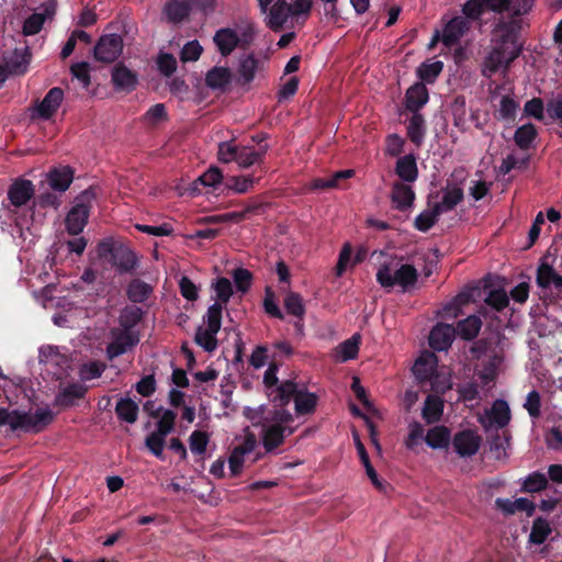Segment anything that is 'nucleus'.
I'll use <instances>...</instances> for the list:
<instances>
[{"label":"nucleus","instance_id":"nucleus-42","mask_svg":"<svg viewBox=\"0 0 562 562\" xmlns=\"http://www.w3.org/2000/svg\"><path fill=\"white\" fill-rule=\"evenodd\" d=\"M115 412L121 420L134 424L138 416V404L132 398H121L116 403Z\"/></svg>","mask_w":562,"mask_h":562},{"label":"nucleus","instance_id":"nucleus-9","mask_svg":"<svg viewBox=\"0 0 562 562\" xmlns=\"http://www.w3.org/2000/svg\"><path fill=\"white\" fill-rule=\"evenodd\" d=\"M33 195L34 186L30 180L19 179L10 186L8 190V199L10 201V205L3 211L8 213L10 221H12L16 226H23L24 222L19 216H16V213L13 209L25 205L33 198Z\"/></svg>","mask_w":562,"mask_h":562},{"label":"nucleus","instance_id":"nucleus-18","mask_svg":"<svg viewBox=\"0 0 562 562\" xmlns=\"http://www.w3.org/2000/svg\"><path fill=\"white\" fill-rule=\"evenodd\" d=\"M144 409L154 418L157 419L156 430L162 435H169L175 427L176 413L171 409H165L161 406H156L151 401L144 405Z\"/></svg>","mask_w":562,"mask_h":562},{"label":"nucleus","instance_id":"nucleus-47","mask_svg":"<svg viewBox=\"0 0 562 562\" xmlns=\"http://www.w3.org/2000/svg\"><path fill=\"white\" fill-rule=\"evenodd\" d=\"M256 179L251 176H233L225 182V188L237 194L248 192L255 184Z\"/></svg>","mask_w":562,"mask_h":562},{"label":"nucleus","instance_id":"nucleus-25","mask_svg":"<svg viewBox=\"0 0 562 562\" xmlns=\"http://www.w3.org/2000/svg\"><path fill=\"white\" fill-rule=\"evenodd\" d=\"M391 200L395 209L407 211L413 206L415 193L409 183L395 182L392 188Z\"/></svg>","mask_w":562,"mask_h":562},{"label":"nucleus","instance_id":"nucleus-59","mask_svg":"<svg viewBox=\"0 0 562 562\" xmlns=\"http://www.w3.org/2000/svg\"><path fill=\"white\" fill-rule=\"evenodd\" d=\"M439 212H436V207L432 205L431 209L423 211L415 218V227L420 232H427L437 222Z\"/></svg>","mask_w":562,"mask_h":562},{"label":"nucleus","instance_id":"nucleus-19","mask_svg":"<svg viewBox=\"0 0 562 562\" xmlns=\"http://www.w3.org/2000/svg\"><path fill=\"white\" fill-rule=\"evenodd\" d=\"M456 337V328L449 324H437L429 334V346L437 351L447 350Z\"/></svg>","mask_w":562,"mask_h":562},{"label":"nucleus","instance_id":"nucleus-37","mask_svg":"<svg viewBox=\"0 0 562 562\" xmlns=\"http://www.w3.org/2000/svg\"><path fill=\"white\" fill-rule=\"evenodd\" d=\"M360 342V334H353L349 339L338 345L336 348V358L342 362L355 359L358 356Z\"/></svg>","mask_w":562,"mask_h":562},{"label":"nucleus","instance_id":"nucleus-61","mask_svg":"<svg viewBox=\"0 0 562 562\" xmlns=\"http://www.w3.org/2000/svg\"><path fill=\"white\" fill-rule=\"evenodd\" d=\"M233 279L237 291L246 293L251 286V273L247 269L238 268L233 272Z\"/></svg>","mask_w":562,"mask_h":562},{"label":"nucleus","instance_id":"nucleus-41","mask_svg":"<svg viewBox=\"0 0 562 562\" xmlns=\"http://www.w3.org/2000/svg\"><path fill=\"white\" fill-rule=\"evenodd\" d=\"M450 430L445 426H436L428 430L425 440L432 449L446 448L450 441Z\"/></svg>","mask_w":562,"mask_h":562},{"label":"nucleus","instance_id":"nucleus-2","mask_svg":"<svg viewBox=\"0 0 562 562\" xmlns=\"http://www.w3.org/2000/svg\"><path fill=\"white\" fill-rule=\"evenodd\" d=\"M250 418L254 425H261L262 445L268 452L282 445L284 438L295 430L294 418L284 408L269 411L260 420H257L256 416Z\"/></svg>","mask_w":562,"mask_h":562},{"label":"nucleus","instance_id":"nucleus-14","mask_svg":"<svg viewBox=\"0 0 562 562\" xmlns=\"http://www.w3.org/2000/svg\"><path fill=\"white\" fill-rule=\"evenodd\" d=\"M99 255L100 257L110 256L109 261L121 272H127L136 265L135 256L130 249L115 247L111 241L99 244Z\"/></svg>","mask_w":562,"mask_h":562},{"label":"nucleus","instance_id":"nucleus-57","mask_svg":"<svg viewBox=\"0 0 562 562\" xmlns=\"http://www.w3.org/2000/svg\"><path fill=\"white\" fill-rule=\"evenodd\" d=\"M277 370L278 369L276 366H270L267 369V371L265 372L263 383L267 387V392H268V395L271 398V401L276 404H280L281 398H278L274 396L276 389H279L282 386V383H280V384L278 383Z\"/></svg>","mask_w":562,"mask_h":562},{"label":"nucleus","instance_id":"nucleus-39","mask_svg":"<svg viewBox=\"0 0 562 562\" xmlns=\"http://www.w3.org/2000/svg\"><path fill=\"white\" fill-rule=\"evenodd\" d=\"M482 327V321L479 316L471 315L458 323L456 334L462 339L471 340L477 336Z\"/></svg>","mask_w":562,"mask_h":562},{"label":"nucleus","instance_id":"nucleus-7","mask_svg":"<svg viewBox=\"0 0 562 562\" xmlns=\"http://www.w3.org/2000/svg\"><path fill=\"white\" fill-rule=\"evenodd\" d=\"M236 440L237 443L228 458V467L234 476L240 474L247 463L252 464L260 458V453L256 451L257 438L254 434L246 432Z\"/></svg>","mask_w":562,"mask_h":562},{"label":"nucleus","instance_id":"nucleus-8","mask_svg":"<svg viewBox=\"0 0 562 562\" xmlns=\"http://www.w3.org/2000/svg\"><path fill=\"white\" fill-rule=\"evenodd\" d=\"M221 325L220 306H209L206 314L203 316V324L196 329L195 342L205 351H214L217 347L216 336Z\"/></svg>","mask_w":562,"mask_h":562},{"label":"nucleus","instance_id":"nucleus-15","mask_svg":"<svg viewBox=\"0 0 562 562\" xmlns=\"http://www.w3.org/2000/svg\"><path fill=\"white\" fill-rule=\"evenodd\" d=\"M64 100V91L58 88H52L44 99L37 102L31 112L32 117H37L41 120H49L53 117L57 110L59 109L61 102Z\"/></svg>","mask_w":562,"mask_h":562},{"label":"nucleus","instance_id":"nucleus-32","mask_svg":"<svg viewBox=\"0 0 562 562\" xmlns=\"http://www.w3.org/2000/svg\"><path fill=\"white\" fill-rule=\"evenodd\" d=\"M537 283L540 288L549 289H561L562 288V276L557 273L554 269L547 263L546 261H542L541 265L538 268L537 273Z\"/></svg>","mask_w":562,"mask_h":562},{"label":"nucleus","instance_id":"nucleus-44","mask_svg":"<svg viewBox=\"0 0 562 562\" xmlns=\"http://www.w3.org/2000/svg\"><path fill=\"white\" fill-rule=\"evenodd\" d=\"M552 528L549 520L538 517L533 520L529 541L535 544H542L551 535Z\"/></svg>","mask_w":562,"mask_h":562},{"label":"nucleus","instance_id":"nucleus-1","mask_svg":"<svg viewBox=\"0 0 562 562\" xmlns=\"http://www.w3.org/2000/svg\"><path fill=\"white\" fill-rule=\"evenodd\" d=\"M525 23L520 19H499L492 31L491 44L485 55L481 71L491 78L496 74L505 75L512 63L520 55L522 45L519 33Z\"/></svg>","mask_w":562,"mask_h":562},{"label":"nucleus","instance_id":"nucleus-53","mask_svg":"<svg viewBox=\"0 0 562 562\" xmlns=\"http://www.w3.org/2000/svg\"><path fill=\"white\" fill-rule=\"evenodd\" d=\"M87 392L86 386L74 383L66 386L57 397L58 403L63 405H71L75 400L81 398Z\"/></svg>","mask_w":562,"mask_h":562},{"label":"nucleus","instance_id":"nucleus-48","mask_svg":"<svg viewBox=\"0 0 562 562\" xmlns=\"http://www.w3.org/2000/svg\"><path fill=\"white\" fill-rule=\"evenodd\" d=\"M313 0H294L289 3L291 21L304 23L312 11Z\"/></svg>","mask_w":562,"mask_h":562},{"label":"nucleus","instance_id":"nucleus-10","mask_svg":"<svg viewBox=\"0 0 562 562\" xmlns=\"http://www.w3.org/2000/svg\"><path fill=\"white\" fill-rule=\"evenodd\" d=\"M109 337L111 340L106 346V356L111 360L132 350L140 339L137 330H126L120 327L112 328Z\"/></svg>","mask_w":562,"mask_h":562},{"label":"nucleus","instance_id":"nucleus-21","mask_svg":"<svg viewBox=\"0 0 562 562\" xmlns=\"http://www.w3.org/2000/svg\"><path fill=\"white\" fill-rule=\"evenodd\" d=\"M502 363L503 357L501 355H493L484 362L482 369L477 372L479 383L483 391L490 392L494 387Z\"/></svg>","mask_w":562,"mask_h":562},{"label":"nucleus","instance_id":"nucleus-28","mask_svg":"<svg viewBox=\"0 0 562 562\" xmlns=\"http://www.w3.org/2000/svg\"><path fill=\"white\" fill-rule=\"evenodd\" d=\"M231 81L232 71L227 67H214L205 76V85L212 90L225 91Z\"/></svg>","mask_w":562,"mask_h":562},{"label":"nucleus","instance_id":"nucleus-62","mask_svg":"<svg viewBox=\"0 0 562 562\" xmlns=\"http://www.w3.org/2000/svg\"><path fill=\"white\" fill-rule=\"evenodd\" d=\"M541 397L538 391L532 390L526 396L524 408L528 412L531 418L540 416Z\"/></svg>","mask_w":562,"mask_h":562},{"label":"nucleus","instance_id":"nucleus-34","mask_svg":"<svg viewBox=\"0 0 562 562\" xmlns=\"http://www.w3.org/2000/svg\"><path fill=\"white\" fill-rule=\"evenodd\" d=\"M395 172L406 183L414 182L418 176L415 157L413 155L401 157L396 162Z\"/></svg>","mask_w":562,"mask_h":562},{"label":"nucleus","instance_id":"nucleus-6","mask_svg":"<svg viewBox=\"0 0 562 562\" xmlns=\"http://www.w3.org/2000/svg\"><path fill=\"white\" fill-rule=\"evenodd\" d=\"M274 396L281 398L279 405L284 406L294 401L295 412L299 415L312 414L317 405L318 397L315 393L308 392L304 385H300L293 381L282 382V386L276 389Z\"/></svg>","mask_w":562,"mask_h":562},{"label":"nucleus","instance_id":"nucleus-17","mask_svg":"<svg viewBox=\"0 0 562 562\" xmlns=\"http://www.w3.org/2000/svg\"><path fill=\"white\" fill-rule=\"evenodd\" d=\"M122 49L123 41L120 35H104L94 47V57L103 63H112L121 55Z\"/></svg>","mask_w":562,"mask_h":562},{"label":"nucleus","instance_id":"nucleus-49","mask_svg":"<svg viewBox=\"0 0 562 562\" xmlns=\"http://www.w3.org/2000/svg\"><path fill=\"white\" fill-rule=\"evenodd\" d=\"M222 181L223 173L221 169L212 166L193 182V190H198V184L215 189Z\"/></svg>","mask_w":562,"mask_h":562},{"label":"nucleus","instance_id":"nucleus-60","mask_svg":"<svg viewBox=\"0 0 562 562\" xmlns=\"http://www.w3.org/2000/svg\"><path fill=\"white\" fill-rule=\"evenodd\" d=\"M203 47L198 41L188 42L180 52V59L183 63L195 61L200 58Z\"/></svg>","mask_w":562,"mask_h":562},{"label":"nucleus","instance_id":"nucleus-4","mask_svg":"<svg viewBox=\"0 0 562 562\" xmlns=\"http://www.w3.org/2000/svg\"><path fill=\"white\" fill-rule=\"evenodd\" d=\"M54 420V413L48 407L35 412L9 411L0 407V426L8 425L13 431L40 432Z\"/></svg>","mask_w":562,"mask_h":562},{"label":"nucleus","instance_id":"nucleus-46","mask_svg":"<svg viewBox=\"0 0 562 562\" xmlns=\"http://www.w3.org/2000/svg\"><path fill=\"white\" fill-rule=\"evenodd\" d=\"M41 11L33 13L29 16L23 24V33L25 35H34L37 34L42 27L46 19H50L54 14H48L45 12L44 7L40 5Z\"/></svg>","mask_w":562,"mask_h":562},{"label":"nucleus","instance_id":"nucleus-26","mask_svg":"<svg viewBox=\"0 0 562 562\" xmlns=\"http://www.w3.org/2000/svg\"><path fill=\"white\" fill-rule=\"evenodd\" d=\"M213 41L222 56L231 55L239 44L238 33L229 27L220 29L214 34Z\"/></svg>","mask_w":562,"mask_h":562},{"label":"nucleus","instance_id":"nucleus-20","mask_svg":"<svg viewBox=\"0 0 562 562\" xmlns=\"http://www.w3.org/2000/svg\"><path fill=\"white\" fill-rule=\"evenodd\" d=\"M463 199V189L456 183H448L441 190L440 200L434 203L436 212L440 214L453 210Z\"/></svg>","mask_w":562,"mask_h":562},{"label":"nucleus","instance_id":"nucleus-30","mask_svg":"<svg viewBox=\"0 0 562 562\" xmlns=\"http://www.w3.org/2000/svg\"><path fill=\"white\" fill-rule=\"evenodd\" d=\"M215 292L216 301L211 306H220V315L222 316L223 310L226 307L233 295V284L224 277L217 278L211 285Z\"/></svg>","mask_w":562,"mask_h":562},{"label":"nucleus","instance_id":"nucleus-29","mask_svg":"<svg viewBox=\"0 0 562 562\" xmlns=\"http://www.w3.org/2000/svg\"><path fill=\"white\" fill-rule=\"evenodd\" d=\"M428 90L424 83H415L407 89L405 95L406 109L411 112H418L428 102Z\"/></svg>","mask_w":562,"mask_h":562},{"label":"nucleus","instance_id":"nucleus-51","mask_svg":"<svg viewBox=\"0 0 562 562\" xmlns=\"http://www.w3.org/2000/svg\"><path fill=\"white\" fill-rule=\"evenodd\" d=\"M537 135L536 128L532 124H525L517 128L515 132V143L521 149H528Z\"/></svg>","mask_w":562,"mask_h":562},{"label":"nucleus","instance_id":"nucleus-5","mask_svg":"<svg viewBox=\"0 0 562 562\" xmlns=\"http://www.w3.org/2000/svg\"><path fill=\"white\" fill-rule=\"evenodd\" d=\"M417 270L414 266L403 263L397 259L384 261L376 271V281L384 289L400 286L407 291L417 281Z\"/></svg>","mask_w":562,"mask_h":562},{"label":"nucleus","instance_id":"nucleus-24","mask_svg":"<svg viewBox=\"0 0 562 562\" xmlns=\"http://www.w3.org/2000/svg\"><path fill=\"white\" fill-rule=\"evenodd\" d=\"M192 10L189 0H169L166 2L162 13L169 23L178 24L184 21Z\"/></svg>","mask_w":562,"mask_h":562},{"label":"nucleus","instance_id":"nucleus-64","mask_svg":"<svg viewBox=\"0 0 562 562\" xmlns=\"http://www.w3.org/2000/svg\"><path fill=\"white\" fill-rule=\"evenodd\" d=\"M485 302L497 311H501L508 305L509 300L505 290L497 289L488 293Z\"/></svg>","mask_w":562,"mask_h":562},{"label":"nucleus","instance_id":"nucleus-58","mask_svg":"<svg viewBox=\"0 0 562 562\" xmlns=\"http://www.w3.org/2000/svg\"><path fill=\"white\" fill-rule=\"evenodd\" d=\"M507 12H510V16L507 19H520L524 14L531 11L535 0H508ZM501 19H505L502 16Z\"/></svg>","mask_w":562,"mask_h":562},{"label":"nucleus","instance_id":"nucleus-13","mask_svg":"<svg viewBox=\"0 0 562 562\" xmlns=\"http://www.w3.org/2000/svg\"><path fill=\"white\" fill-rule=\"evenodd\" d=\"M260 11L267 13L266 24L274 32H279L291 20L289 3L285 0H258Z\"/></svg>","mask_w":562,"mask_h":562},{"label":"nucleus","instance_id":"nucleus-52","mask_svg":"<svg viewBox=\"0 0 562 562\" xmlns=\"http://www.w3.org/2000/svg\"><path fill=\"white\" fill-rule=\"evenodd\" d=\"M442 68L443 64L440 60L423 63L418 67L417 74L423 81L432 83L442 71Z\"/></svg>","mask_w":562,"mask_h":562},{"label":"nucleus","instance_id":"nucleus-35","mask_svg":"<svg viewBox=\"0 0 562 562\" xmlns=\"http://www.w3.org/2000/svg\"><path fill=\"white\" fill-rule=\"evenodd\" d=\"M38 360L41 363L56 368H63L67 362L66 356L60 352L57 346L53 345H45L40 348Z\"/></svg>","mask_w":562,"mask_h":562},{"label":"nucleus","instance_id":"nucleus-27","mask_svg":"<svg viewBox=\"0 0 562 562\" xmlns=\"http://www.w3.org/2000/svg\"><path fill=\"white\" fill-rule=\"evenodd\" d=\"M437 367V357L431 352H425L415 361L413 373L419 381H426L432 379Z\"/></svg>","mask_w":562,"mask_h":562},{"label":"nucleus","instance_id":"nucleus-33","mask_svg":"<svg viewBox=\"0 0 562 562\" xmlns=\"http://www.w3.org/2000/svg\"><path fill=\"white\" fill-rule=\"evenodd\" d=\"M136 75L128 68L117 65L112 70V82L117 90L131 91L136 86Z\"/></svg>","mask_w":562,"mask_h":562},{"label":"nucleus","instance_id":"nucleus-31","mask_svg":"<svg viewBox=\"0 0 562 562\" xmlns=\"http://www.w3.org/2000/svg\"><path fill=\"white\" fill-rule=\"evenodd\" d=\"M459 400L465 403L475 402L480 403L484 397L488 395V391H483L482 385L477 381H469L459 384L457 387Z\"/></svg>","mask_w":562,"mask_h":562},{"label":"nucleus","instance_id":"nucleus-55","mask_svg":"<svg viewBox=\"0 0 562 562\" xmlns=\"http://www.w3.org/2000/svg\"><path fill=\"white\" fill-rule=\"evenodd\" d=\"M210 438L201 430H194L189 437V447L193 454L203 456L206 452Z\"/></svg>","mask_w":562,"mask_h":562},{"label":"nucleus","instance_id":"nucleus-56","mask_svg":"<svg viewBox=\"0 0 562 562\" xmlns=\"http://www.w3.org/2000/svg\"><path fill=\"white\" fill-rule=\"evenodd\" d=\"M167 435L158 431L150 432L145 440L147 449L157 458L164 459V448Z\"/></svg>","mask_w":562,"mask_h":562},{"label":"nucleus","instance_id":"nucleus-45","mask_svg":"<svg viewBox=\"0 0 562 562\" xmlns=\"http://www.w3.org/2000/svg\"><path fill=\"white\" fill-rule=\"evenodd\" d=\"M153 293L150 284L142 280H133L127 286V296L132 302L142 303Z\"/></svg>","mask_w":562,"mask_h":562},{"label":"nucleus","instance_id":"nucleus-3","mask_svg":"<svg viewBox=\"0 0 562 562\" xmlns=\"http://www.w3.org/2000/svg\"><path fill=\"white\" fill-rule=\"evenodd\" d=\"M268 151V144L261 138L243 145L234 140H226L218 144L217 159L223 164L236 162L240 168H249L260 164Z\"/></svg>","mask_w":562,"mask_h":562},{"label":"nucleus","instance_id":"nucleus-38","mask_svg":"<svg viewBox=\"0 0 562 562\" xmlns=\"http://www.w3.org/2000/svg\"><path fill=\"white\" fill-rule=\"evenodd\" d=\"M143 317V310L135 305L125 306L119 316V327L126 330H136V325Z\"/></svg>","mask_w":562,"mask_h":562},{"label":"nucleus","instance_id":"nucleus-16","mask_svg":"<svg viewBox=\"0 0 562 562\" xmlns=\"http://www.w3.org/2000/svg\"><path fill=\"white\" fill-rule=\"evenodd\" d=\"M481 443V436L471 429L457 432L452 439L453 449L461 458L474 456L479 451Z\"/></svg>","mask_w":562,"mask_h":562},{"label":"nucleus","instance_id":"nucleus-12","mask_svg":"<svg viewBox=\"0 0 562 562\" xmlns=\"http://www.w3.org/2000/svg\"><path fill=\"white\" fill-rule=\"evenodd\" d=\"M94 199V192L91 189L85 190L78 198L75 206L69 211L66 217L67 231L72 234H79L86 226L89 215V203Z\"/></svg>","mask_w":562,"mask_h":562},{"label":"nucleus","instance_id":"nucleus-63","mask_svg":"<svg viewBox=\"0 0 562 562\" xmlns=\"http://www.w3.org/2000/svg\"><path fill=\"white\" fill-rule=\"evenodd\" d=\"M157 66L164 76H171L177 69V60L173 55L160 53L157 58Z\"/></svg>","mask_w":562,"mask_h":562},{"label":"nucleus","instance_id":"nucleus-11","mask_svg":"<svg viewBox=\"0 0 562 562\" xmlns=\"http://www.w3.org/2000/svg\"><path fill=\"white\" fill-rule=\"evenodd\" d=\"M510 408L506 401L496 400L492 406L479 415L477 420L485 431L498 430L510 422Z\"/></svg>","mask_w":562,"mask_h":562},{"label":"nucleus","instance_id":"nucleus-54","mask_svg":"<svg viewBox=\"0 0 562 562\" xmlns=\"http://www.w3.org/2000/svg\"><path fill=\"white\" fill-rule=\"evenodd\" d=\"M547 484L548 479L543 473L533 472L524 480L521 491L528 493L540 492L547 487Z\"/></svg>","mask_w":562,"mask_h":562},{"label":"nucleus","instance_id":"nucleus-50","mask_svg":"<svg viewBox=\"0 0 562 562\" xmlns=\"http://www.w3.org/2000/svg\"><path fill=\"white\" fill-rule=\"evenodd\" d=\"M283 303L288 314L293 315L299 319H303L305 315V305L303 297L299 293H288Z\"/></svg>","mask_w":562,"mask_h":562},{"label":"nucleus","instance_id":"nucleus-40","mask_svg":"<svg viewBox=\"0 0 562 562\" xmlns=\"http://www.w3.org/2000/svg\"><path fill=\"white\" fill-rule=\"evenodd\" d=\"M442 411V400L436 395H428L423 407V418L428 424L436 423L440 419Z\"/></svg>","mask_w":562,"mask_h":562},{"label":"nucleus","instance_id":"nucleus-43","mask_svg":"<svg viewBox=\"0 0 562 562\" xmlns=\"http://www.w3.org/2000/svg\"><path fill=\"white\" fill-rule=\"evenodd\" d=\"M413 115L407 124V135L409 139L416 144L420 145L424 140L426 133V125L423 115L418 112H412Z\"/></svg>","mask_w":562,"mask_h":562},{"label":"nucleus","instance_id":"nucleus-36","mask_svg":"<svg viewBox=\"0 0 562 562\" xmlns=\"http://www.w3.org/2000/svg\"><path fill=\"white\" fill-rule=\"evenodd\" d=\"M72 182V171L69 167L54 169L48 173L49 187L58 192H65Z\"/></svg>","mask_w":562,"mask_h":562},{"label":"nucleus","instance_id":"nucleus-23","mask_svg":"<svg viewBox=\"0 0 562 562\" xmlns=\"http://www.w3.org/2000/svg\"><path fill=\"white\" fill-rule=\"evenodd\" d=\"M262 59L256 58L252 54L241 57L237 69L238 82L241 85L250 83L256 75L262 71Z\"/></svg>","mask_w":562,"mask_h":562},{"label":"nucleus","instance_id":"nucleus-22","mask_svg":"<svg viewBox=\"0 0 562 562\" xmlns=\"http://www.w3.org/2000/svg\"><path fill=\"white\" fill-rule=\"evenodd\" d=\"M470 27V22L464 16L451 19L443 29L441 41L445 46L450 47L459 42Z\"/></svg>","mask_w":562,"mask_h":562}]
</instances>
